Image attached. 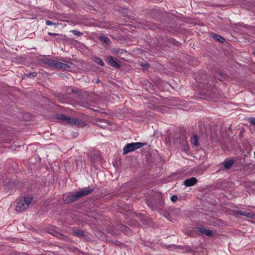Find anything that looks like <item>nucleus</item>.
I'll list each match as a JSON object with an SVG mask.
<instances>
[{
	"instance_id": "ddd939ff",
	"label": "nucleus",
	"mask_w": 255,
	"mask_h": 255,
	"mask_svg": "<svg viewBox=\"0 0 255 255\" xmlns=\"http://www.w3.org/2000/svg\"><path fill=\"white\" fill-rule=\"evenodd\" d=\"M213 38H214L217 41L223 43L225 41V39L221 36L214 33H212Z\"/></svg>"
},
{
	"instance_id": "4468645a",
	"label": "nucleus",
	"mask_w": 255,
	"mask_h": 255,
	"mask_svg": "<svg viewBox=\"0 0 255 255\" xmlns=\"http://www.w3.org/2000/svg\"><path fill=\"white\" fill-rule=\"evenodd\" d=\"M99 39L100 40V41L105 43V44H109L110 40L108 37L102 35L100 37Z\"/></svg>"
},
{
	"instance_id": "412c9836",
	"label": "nucleus",
	"mask_w": 255,
	"mask_h": 255,
	"mask_svg": "<svg viewBox=\"0 0 255 255\" xmlns=\"http://www.w3.org/2000/svg\"><path fill=\"white\" fill-rule=\"evenodd\" d=\"M249 123L252 125H255V118H251L249 119Z\"/></svg>"
},
{
	"instance_id": "4be33fe9",
	"label": "nucleus",
	"mask_w": 255,
	"mask_h": 255,
	"mask_svg": "<svg viewBox=\"0 0 255 255\" xmlns=\"http://www.w3.org/2000/svg\"><path fill=\"white\" fill-rule=\"evenodd\" d=\"M45 22L47 25H53L55 24L54 23L52 22L51 21L49 20H46Z\"/></svg>"
},
{
	"instance_id": "7c9ffc66",
	"label": "nucleus",
	"mask_w": 255,
	"mask_h": 255,
	"mask_svg": "<svg viewBox=\"0 0 255 255\" xmlns=\"http://www.w3.org/2000/svg\"><path fill=\"white\" fill-rule=\"evenodd\" d=\"M100 82L99 80H97V82Z\"/></svg>"
},
{
	"instance_id": "cd10ccee",
	"label": "nucleus",
	"mask_w": 255,
	"mask_h": 255,
	"mask_svg": "<svg viewBox=\"0 0 255 255\" xmlns=\"http://www.w3.org/2000/svg\"><path fill=\"white\" fill-rule=\"evenodd\" d=\"M116 245H119L120 244H119V242H116V243H115Z\"/></svg>"
},
{
	"instance_id": "bb28decb",
	"label": "nucleus",
	"mask_w": 255,
	"mask_h": 255,
	"mask_svg": "<svg viewBox=\"0 0 255 255\" xmlns=\"http://www.w3.org/2000/svg\"><path fill=\"white\" fill-rule=\"evenodd\" d=\"M141 65L142 66H143V67H149V65L147 63H146L144 65Z\"/></svg>"
},
{
	"instance_id": "f257e3e1",
	"label": "nucleus",
	"mask_w": 255,
	"mask_h": 255,
	"mask_svg": "<svg viewBox=\"0 0 255 255\" xmlns=\"http://www.w3.org/2000/svg\"><path fill=\"white\" fill-rule=\"evenodd\" d=\"M93 191V189L90 187H85L81 190L75 192L74 194L66 195L64 196L63 200L65 203L73 202L78 199L86 196Z\"/></svg>"
},
{
	"instance_id": "7ed1b4c3",
	"label": "nucleus",
	"mask_w": 255,
	"mask_h": 255,
	"mask_svg": "<svg viewBox=\"0 0 255 255\" xmlns=\"http://www.w3.org/2000/svg\"><path fill=\"white\" fill-rule=\"evenodd\" d=\"M58 119L63 122H65L67 124L72 125H74L81 126H84V124L81 120L76 118H71L70 117L63 114L59 115Z\"/></svg>"
},
{
	"instance_id": "f8f14e48",
	"label": "nucleus",
	"mask_w": 255,
	"mask_h": 255,
	"mask_svg": "<svg viewBox=\"0 0 255 255\" xmlns=\"http://www.w3.org/2000/svg\"><path fill=\"white\" fill-rule=\"evenodd\" d=\"M191 142L193 146H199V139L197 134H193V136L191 138Z\"/></svg>"
},
{
	"instance_id": "c85d7f7f",
	"label": "nucleus",
	"mask_w": 255,
	"mask_h": 255,
	"mask_svg": "<svg viewBox=\"0 0 255 255\" xmlns=\"http://www.w3.org/2000/svg\"><path fill=\"white\" fill-rule=\"evenodd\" d=\"M72 92L73 93H77V91H75L74 90H72Z\"/></svg>"
},
{
	"instance_id": "dca6fc26",
	"label": "nucleus",
	"mask_w": 255,
	"mask_h": 255,
	"mask_svg": "<svg viewBox=\"0 0 255 255\" xmlns=\"http://www.w3.org/2000/svg\"><path fill=\"white\" fill-rule=\"evenodd\" d=\"M74 234L78 237H82L84 235V232L79 230H77L74 231Z\"/></svg>"
},
{
	"instance_id": "9d476101",
	"label": "nucleus",
	"mask_w": 255,
	"mask_h": 255,
	"mask_svg": "<svg viewBox=\"0 0 255 255\" xmlns=\"http://www.w3.org/2000/svg\"><path fill=\"white\" fill-rule=\"evenodd\" d=\"M234 161L232 159H226L223 162L225 169H230L234 164Z\"/></svg>"
},
{
	"instance_id": "f3484780",
	"label": "nucleus",
	"mask_w": 255,
	"mask_h": 255,
	"mask_svg": "<svg viewBox=\"0 0 255 255\" xmlns=\"http://www.w3.org/2000/svg\"><path fill=\"white\" fill-rule=\"evenodd\" d=\"M79 105L81 107L88 108L89 106L90 105V103H88V102H84L80 101Z\"/></svg>"
},
{
	"instance_id": "f03ea898",
	"label": "nucleus",
	"mask_w": 255,
	"mask_h": 255,
	"mask_svg": "<svg viewBox=\"0 0 255 255\" xmlns=\"http://www.w3.org/2000/svg\"><path fill=\"white\" fill-rule=\"evenodd\" d=\"M32 200V198L30 197H24L17 200L16 201V210L18 212L24 211L28 208Z\"/></svg>"
},
{
	"instance_id": "2eb2a0df",
	"label": "nucleus",
	"mask_w": 255,
	"mask_h": 255,
	"mask_svg": "<svg viewBox=\"0 0 255 255\" xmlns=\"http://www.w3.org/2000/svg\"><path fill=\"white\" fill-rule=\"evenodd\" d=\"M95 61L96 63H97V64H99L100 65H101L102 66H104L105 65L104 62L100 58H98V57L95 58Z\"/></svg>"
},
{
	"instance_id": "c756f323",
	"label": "nucleus",
	"mask_w": 255,
	"mask_h": 255,
	"mask_svg": "<svg viewBox=\"0 0 255 255\" xmlns=\"http://www.w3.org/2000/svg\"><path fill=\"white\" fill-rule=\"evenodd\" d=\"M253 55L255 57V51L253 52Z\"/></svg>"
},
{
	"instance_id": "9b49d317",
	"label": "nucleus",
	"mask_w": 255,
	"mask_h": 255,
	"mask_svg": "<svg viewBox=\"0 0 255 255\" xmlns=\"http://www.w3.org/2000/svg\"><path fill=\"white\" fill-rule=\"evenodd\" d=\"M198 231L202 234L207 235L208 237H211L213 235V232L211 230H210L203 227L199 228Z\"/></svg>"
},
{
	"instance_id": "6ab92c4d",
	"label": "nucleus",
	"mask_w": 255,
	"mask_h": 255,
	"mask_svg": "<svg viewBox=\"0 0 255 255\" xmlns=\"http://www.w3.org/2000/svg\"><path fill=\"white\" fill-rule=\"evenodd\" d=\"M106 120H100V121H97V125L99 127H101L103 128L104 127V125H103V123H106Z\"/></svg>"
},
{
	"instance_id": "5701e85b",
	"label": "nucleus",
	"mask_w": 255,
	"mask_h": 255,
	"mask_svg": "<svg viewBox=\"0 0 255 255\" xmlns=\"http://www.w3.org/2000/svg\"><path fill=\"white\" fill-rule=\"evenodd\" d=\"M154 12H155V13H153V14H158L159 13H161V11H158V10H154Z\"/></svg>"
},
{
	"instance_id": "1a4fd4ad",
	"label": "nucleus",
	"mask_w": 255,
	"mask_h": 255,
	"mask_svg": "<svg viewBox=\"0 0 255 255\" xmlns=\"http://www.w3.org/2000/svg\"><path fill=\"white\" fill-rule=\"evenodd\" d=\"M106 60L112 67L115 68H119L120 67V65L114 59L112 56H109L107 57Z\"/></svg>"
},
{
	"instance_id": "2f4dec72",
	"label": "nucleus",
	"mask_w": 255,
	"mask_h": 255,
	"mask_svg": "<svg viewBox=\"0 0 255 255\" xmlns=\"http://www.w3.org/2000/svg\"><path fill=\"white\" fill-rule=\"evenodd\" d=\"M254 155L255 156V152H254Z\"/></svg>"
},
{
	"instance_id": "393cba45",
	"label": "nucleus",
	"mask_w": 255,
	"mask_h": 255,
	"mask_svg": "<svg viewBox=\"0 0 255 255\" xmlns=\"http://www.w3.org/2000/svg\"><path fill=\"white\" fill-rule=\"evenodd\" d=\"M167 248H168L169 249H173L174 248V245H169L167 247Z\"/></svg>"
},
{
	"instance_id": "423d86ee",
	"label": "nucleus",
	"mask_w": 255,
	"mask_h": 255,
	"mask_svg": "<svg viewBox=\"0 0 255 255\" xmlns=\"http://www.w3.org/2000/svg\"><path fill=\"white\" fill-rule=\"evenodd\" d=\"M236 214L242 216H245L249 218L255 219V214L248 211H242V210H237L236 211Z\"/></svg>"
},
{
	"instance_id": "6e6552de",
	"label": "nucleus",
	"mask_w": 255,
	"mask_h": 255,
	"mask_svg": "<svg viewBox=\"0 0 255 255\" xmlns=\"http://www.w3.org/2000/svg\"><path fill=\"white\" fill-rule=\"evenodd\" d=\"M198 182V180L196 177H191L188 178L184 181V184L186 187H191L195 185Z\"/></svg>"
},
{
	"instance_id": "a878e982",
	"label": "nucleus",
	"mask_w": 255,
	"mask_h": 255,
	"mask_svg": "<svg viewBox=\"0 0 255 255\" xmlns=\"http://www.w3.org/2000/svg\"><path fill=\"white\" fill-rule=\"evenodd\" d=\"M57 34L54 33H51V32H49L48 33V35H56Z\"/></svg>"
},
{
	"instance_id": "aec40b11",
	"label": "nucleus",
	"mask_w": 255,
	"mask_h": 255,
	"mask_svg": "<svg viewBox=\"0 0 255 255\" xmlns=\"http://www.w3.org/2000/svg\"><path fill=\"white\" fill-rule=\"evenodd\" d=\"M72 32L75 35L77 36H81L83 34V33L77 30H73L72 31Z\"/></svg>"
},
{
	"instance_id": "a211bd4d",
	"label": "nucleus",
	"mask_w": 255,
	"mask_h": 255,
	"mask_svg": "<svg viewBox=\"0 0 255 255\" xmlns=\"http://www.w3.org/2000/svg\"><path fill=\"white\" fill-rule=\"evenodd\" d=\"M37 73L36 72H32V73H30L28 74H27V76L28 77H29L30 78H33L37 76Z\"/></svg>"
},
{
	"instance_id": "39448f33",
	"label": "nucleus",
	"mask_w": 255,
	"mask_h": 255,
	"mask_svg": "<svg viewBox=\"0 0 255 255\" xmlns=\"http://www.w3.org/2000/svg\"><path fill=\"white\" fill-rule=\"evenodd\" d=\"M53 67L58 69H61L64 70H68L72 65V63L66 61L65 63L54 60Z\"/></svg>"
},
{
	"instance_id": "0eeeda50",
	"label": "nucleus",
	"mask_w": 255,
	"mask_h": 255,
	"mask_svg": "<svg viewBox=\"0 0 255 255\" xmlns=\"http://www.w3.org/2000/svg\"><path fill=\"white\" fill-rule=\"evenodd\" d=\"M39 62L42 65H47L53 67L54 60L48 58L47 57H43L39 60Z\"/></svg>"
},
{
	"instance_id": "20e7f679",
	"label": "nucleus",
	"mask_w": 255,
	"mask_h": 255,
	"mask_svg": "<svg viewBox=\"0 0 255 255\" xmlns=\"http://www.w3.org/2000/svg\"><path fill=\"white\" fill-rule=\"evenodd\" d=\"M145 143L142 142H132L128 143L123 148V154H127L143 146Z\"/></svg>"
},
{
	"instance_id": "b1692460",
	"label": "nucleus",
	"mask_w": 255,
	"mask_h": 255,
	"mask_svg": "<svg viewBox=\"0 0 255 255\" xmlns=\"http://www.w3.org/2000/svg\"><path fill=\"white\" fill-rule=\"evenodd\" d=\"M171 200L172 201H173V202H175V195H173L171 197Z\"/></svg>"
}]
</instances>
